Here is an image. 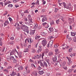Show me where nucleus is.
<instances>
[{"instance_id": "nucleus-56", "label": "nucleus", "mask_w": 76, "mask_h": 76, "mask_svg": "<svg viewBox=\"0 0 76 76\" xmlns=\"http://www.w3.org/2000/svg\"><path fill=\"white\" fill-rule=\"evenodd\" d=\"M19 22L20 24H21V25L24 26L23 25V23L22 21Z\"/></svg>"}, {"instance_id": "nucleus-37", "label": "nucleus", "mask_w": 76, "mask_h": 76, "mask_svg": "<svg viewBox=\"0 0 76 76\" xmlns=\"http://www.w3.org/2000/svg\"><path fill=\"white\" fill-rule=\"evenodd\" d=\"M15 7L16 8H17V7H19V5L18 4H16L15 5Z\"/></svg>"}, {"instance_id": "nucleus-55", "label": "nucleus", "mask_w": 76, "mask_h": 76, "mask_svg": "<svg viewBox=\"0 0 76 76\" xmlns=\"http://www.w3.org/2000/svg\"><path fill=\"white\" fill-rule=\"evenodd\" d=\"M28 39H26L25 41V43H26V42L27 41V42H28Z\"/></svg>"}, {"instance_id": "nucleus-23", "label": "nucleus", "mask_w": 76, "mask_h": 76, "mask_svg": "<svg viewBox=\"0 0 76 76\" xmlns=\"http://www.w3.org/2000/svg\"><path fill=\"white\" fill-rule=\"evenodd\" d=\"M7 69V70H11V69H12V67L11 66H8Z\"/></svg>"}, {"instance_id": "nucleus-51", "label": "nucleus", "mask_w": 76, "mask_h": 76, "mask_svg": "<svg viewBox=\"0 0 76 76\" xmlns=\"http://www.w3.org/2000/svg\"><path fill=\"white\" fill-rule=\"evenodd\" d=\"M13 60L14 61V63H16V60L15 58L14 59H13Z\"/></svg>"}, {"instance_id": "nucleus-50", "label": "nucleus", "mask_w": 76, "mask_h": 76, "mask_svg": "<svg viewBox=\"0 0 76 76\" xmlns=\"http://www.w3.org/2000/svg\"><path fill=\"white\" fill-rule=\"evenodd\" d=\"M72 49L70 48V49H69V51H68L69 53H70V52H72Z\"/></svg>"}, {"instance_id": "nucleus-31", "label": "nucleus", "mask_w": 76, "mask_h": 76, "mask_svg": "<svg viewBox=\"0 0 76 76\" xmlns=\"http://www.w3.org/2000/svg\"><path fill=\"white\" fill-rule=\"evenodd\" d=\"M56 22L57 24H58L59 23V22H60V19H59L58 20H56Z\"/></svg>"}, {"instance_id": "nucleus-39", "label": "nucleus", "mask_w": 76, "mask_h": 76, "mask_svg": "<svg viewBox=\"0 0 76 76\" xmlns=\"http://www.w3.org/2000/svg\"><path fill=\"white\" fill-rule=\"evenodd\" d=\"M4 72H7V73H8L9 72V71L7 70V69H5L4 70Z\"/></svg>"}, {"instance_id": "nucleus-26", "label": "nucleus", "mask_w": 76, "mask_h": 76, "mask_svg": "<svg viewBox=\"0 0 76 76\" xmlns=\"http://www.w3.org/2000/svg\"><path fill=\"white\" fill-rule=\"evenodd\" d=\"M62 4L64 6L65 8H66V4L65 2H63Z\"/></svg>"}, {"instance_id": "nucleus-18", "label": "nucleus", "mask_w": 76, "mask_h": 76, "mask_svg": "<svg viewBox=\"0 0 76 76\" xmlns=\"http://www.w3.org/2000/svg\"><path fill=\"white\" fill-rule=\"evenodd\" d=\"M35 3H31V8H32V7H35Z\"/></svg>"}, {"instance_id": "nucleus-54", "label": "nucleus", "mask_w": 76, "mask_h": 76, "mask_svg": "<svg viewBox=\"0 0 76 76\" xmlns=\"http://www.w3.org/2000/svg\"><path fill=\"white\" fill-rule=\"evenodd\" d=\"M63 69H65V70H67V66H64L63 67Z\"/></svg>"}, {"instance_id": "nucleus-34", "label": "nucleus", "mask_w": 76, "mask_h": 76, "mask_svg": "<svg viewBox=\"0 0 76 76\" xmlns=\"http://www.w3.org/2000/svg\"><path fill=\"white\" fill-rule=\"evenodd\" d=\"M49 55H50V56H53V52H50L49 53Z\"/></svg>"}, {"instance_id": "nucleus-49", "label": "nucleus", "mask_w": 76, "mask_h": 76, "mask_svg": "<svg viewBox=\"0 0 76 76\" xmlns=\"http://www.w3.org/2000/svg\"><path fill=\"white\" fill-rule=\"evenodd\" d=\"M26 72L28 73H30V70H29V69H28V70H26Z\"/></svg>"}, {"instance_id": "nucleus-29", "label": "nucleus", "mask_w": 76, "mask_h": 76, "mask_svg": "<svg viewBox=\"0 0 76 76\" xmlns=\"http://www.w3.org/2000/svg\"><path fill=\"white\" fill-rule=\"evenodd\" d=\"M71 35L73 37L74 36H75V35H76V34L74 33L71 32Z\"/></svg>"}, {"instance_id": "nucleus-42", "label": "nucleus", "mask_w": 76, "mask_h": 76, "mask_svg": "<svg viewBox=\"0 0 76 76\" xmlns=\"http://www.w3.org/2000/svg\"><path fill=\"white\" fill-rule=\"evenodd\" d=\"M4 50H5V47H4L2 49V52H4Z\"/></svg>"}, {"instance_id": "nucleus-9", "label": "nucleus", "mask_w": 76, "mask_h": 76, "mask_svg": "<svg viewBox=\"0 0 76 76\" xmlns=\"http://www.w3.org/2000/svg\"><path fill=\"white\" fill-rule=\"evenodd\" d=\"M36 57L37 59H39L41 57V54H40L39 56L38 55H37Z\"/></svg>"}, {"instance_id": "nucleus-46", "label": "nucleus", "mask_w": 76, "mask_h": 76, "mask_svg": "<svg viewBox=\"0 0 76 76\" xmlns=\"http://www.w3.org/2000/svg\"><path fill=\"white\" fill-rule=\"evenodd\" d=\"M13 7V5L12 4H9L8 5V7Z\"/></svg>"}, {"instance_id": "nucleus-21", "label": "nucleus", "mask_w": 76, "mask_h": 76, "mask_svg": "<svg viewBox=\"0 0 76 76\" xmlns=\"http://www.w3.org/2000/svg\"><path fill=\"white\" fill-rule=\"evenodd\" d=\"M48 38L49 39L51 40V39H53L54 38V37H53L52 36H48Z\"/></svg>"}, {"instance_id": "nucleus-2", "label": "nucleus", "mask_w": 76, "mask_h": 76, "mask_svg": "<svg viewBox=\"0 0 76 76\" xmlns=\"http://www.w3.org/2000/svg\"><path fill=\"white\" fill-rule=\"evenodd\" d=\"M48 64H47L46 62L44 61L42 63L41 67H43V68H44L45 66V67L47 68L48 67Z\"/></svg>"}, {"instance_id": "nucleus-19", "label": "nucleus", "mask_w": 76, "mask_h": 76, "mask_svg": "<svg viewBox=\"0 0 76 76\" xmlns=\"http://www.w3.org/2000/svg\"><path fill=\"white\" fill-rule=\"evenodd\" d=\"M14 57L13 56H11L10 57H9V58H7V60H11V59H12V60L14 59Z\"/></svg>"}, {"instance_id": "nucleus-33", "label": "nucleus", "mask_w": 76, "mask_h": 76, "mask_svg": "<svg viewBox=\"0 0 76 76\" xmlns=\"http://www.w3.org/2000/svg\"><path fill=\"white\" fill-rule=\"evenodd\" d=\"M73 41L76 42V37H74L73 38Z\"/></svg>"}, {"instance_id": "nucleus-57", "label": "nucleus", "mask_w": 76, "mask_h": 76, "mask_svg": "<svg viewBox=\"0 0 76 76\" xmlns=\"http://www.w3.org/2000/svg\"><path fill=\"white\" fill-rule=\"evenodd\" d=\"M30 62H31V63H34V61L32 60V59H30L29 60Z\"/></svg>"}, {"instance_id": "nucleus-27", "label": "nucleus", "mask_w": 76, "mask_h": 76, "mask_svg": "<svg viewBox=\"0 0 76 76\" xmlns=\"http://www.w3.org/2000/svg\"><path fill=\"white\" fill-rule=\"evenodd\" d=\"M28 19L29 20H30L31 19V15H29L28 16Z\"/></svg>"}, {"instance_id": "nucleus-44", "label": "nucleus", "mask_w": 76, "mask_h": 76, "mask_svg": "<svg viewBox=\"0 0 76 76\" xmlns=\"http://www.w3.org/2000/svg\"><path fill=\"white\" fill-rule=\"evenodd\" d=\"M35 4H37V5H39V1L38 0H37V1L36 3H35Z\"/></svg>"}, {"instance_id": "nucleus-60", "label": "nucleus", "mask_w": 76, "mask_h": 76, "mask_svg": "<svg viewBox=\"0 0 76 76\" xmlns=\"http://www.w3.org/2000/svg\"><path fill=\"white\" fill-rule=\"evenodd\" d=\"M16 25H17V27H19V23H17L16 24Z\"/></svg>"}, {"instance_id": "nucleus-17", "label": "nucleus", "mask_w": 76, "mask_h": 76, "mask_svg": "<svg viewBox=\"0 0 76 76\" xmlns=\"http://www.w3.org/2000/svg\"><path fill=\"white\" fill-rule=\"evenodd\" d=\"M14 44V41H13L10 42L8 43V44H10L11 45H13Z\"/></svg>"}, {"instance_id": "nucleus-24", "label": "nucleus", "mask_w": 76, "mask_h": 76, "mask_svg": "<svg viewBox=\"0 0 76 76\" xmlns=\"http://www.w3.org/2000/svg\"><path fill=\"white\" fill-rule=\"evenodd\" d=\"M29 51V49H28V48H26V49H24V53H26V52H28V51Z\"/></svg>"}, {"instance_id": "nucleus-13", "label": "nucleus", "mask_w": 76, "mask_h": 76, "mask_svg": "<svg viewBox=\"0 0 76 76\" xmlns=\"http://www.w3.org/2000/svg\"><path fill=\"white\" fill-rule=\"evenodd\" d=\"M14 54H15V51L12 50L10 52V55L11 56V55H14Z\"/></svg>"}, {"instance_id": "nucleus-4", "label": "nucleus", "mask_w": 76, "mask_h": 76, "mask_svg": "<svg viewBox=\"0 0 76 76\" xmlns=\"http://www.w3.org/2000/svg\"><path fill=\"white\" fill-rule=\"evenodd\" d=\"M47 41L45 40H43L42 42V45L44 46V47H45L46 45V44H47Z\"/></svg>"}, {"instance_id": "nucleus-7", "label": "nucleus", "mask_w": 76, "mask_h": 76, "mask_svg": "<svg viewBox=\"0 0 76 76\" xmlns=\"http://www.w3.org/2000/svg\"><path fill=\"white\" fill-rule=\"evenodd\" d=\"M9 24V21L8 20L5 21V22L4 23V26H7L8 24Z\"/></svg>"}, {"instance_id": "nucleus-48", "label": "nucleus", "mask_w": 76, "mask_h": 76, "mask_svg": "<svg viewBox=\"0 0 76 76\" xmlns=\"http://www.w3.org/2000/svg\"><path fill=\"white\" fill-rule=\"evenodd\" d=\"M19 1V0H13V2H14V3H16V2L18 1Z\"/></svg>"}, {"instance_id": "nucleus-25", "label": "nucleus", "mask_w": 76, "mask_h": 76, "mask_svg": "<svg viewBox=\"0 0 76 76\" xmlns=\"http://www.w3.org/2000/svg\"><path fill=\"white\" fill-rule=\"evenodd\" d=\"M23 68L22 66H20L18 68V69L19 70H23Z\"/></svg>"}, {"instance_id": "nucleus-53", "label": "nucleus", "mask_w": 76, "mask_h": 76, "mask_svg": "<svg viewBox=\"0 0 76 76\" xmlns=\"http://www.w3.org/2000/svg\"><path fill=\"white\" fill-rule=\"evenodd\" d=\"M7 65V63L6 62H5L4 63V66H6Z\"/></svg>"}, {"instance_id": "nucleus-43", "label": "nucleus", "mask_w": 76, "mask_h": 76, "mask_svg": "<svg viewBox=\"0 0 76 76\" xmlns=\"http://www.w3.org/2000/svg\"><path fill=\"white\" fill-rule=\"evenodd\" d=\"M24 13H29V12L28 10H26L24 12Z\"/></svg>"}, {"instance_id": "nucleus-40", "label": "nucleus", "mask_w": 76, "mask_h": 76, "mask_svg": "<svg viewBox=\"0 0 76 76\" xmlns=\"http://www.w3.org/2000/svg\"><path fill=\"white\" fill-rule=\"evenodd\" d=\"M46 61L47 62L48 65H49V66H50V64H49V61H50V60L49 59H47L46 60Z\"/></svg>"}, {"instance_id": "nucleus-12", "label": "nucleus", "mask_w": 76, "mask_h": 76, "mask_svg": "<svg viewBox=\"0 0 76 76\" xmlns=\"http://www.w3.org/2000/svg\"><path fill=\"white\" fill-rule=\"evenodd\" d=\"M37 61L38 64H40V66H42V62H41V60H39L38 61Z\"/></svg>"}, {"instance_id": "nucleus-15", "label": "nucleus", "mask_w": 76, "mask_h": 76, "mask_svg": "<svg viewBox=\"0 0 76 76\" xmlns=\"http://www.w3.org/2000/svg\"><path fill=\"white\" fill-rule=\"evenodd\" d=\"M38 73L41 75L44 73V71H39L38 72Z\"/></svg>"}, {"instance_id": "nucleus-35", "label": "nucleus", "mask_w": 76, "mask_h": 76, "mask_svg": "<svg viewBox=\"0 0 76 76\" xmlns=\"http://www.w3.org/2000/svg\"><path fill=\"white\" fill-rule=\"evenodd\" d=\"M58 45H57V44H56L54 45V47L55 48H57V47H58Z\"/></svg>"}, {"instance_id": "nucleus-14", "label": "nucleus", "mask_w": 76, "mask_h": 76, "mask_svg": "<svg viewBox=\"0 0 76 76\" xmlns=\"http://www.w3.org/2000/svg\"><path fill=\"white\" fill-rule=\"evenodd\" d=\"M23 74L24 76H26L27 75H28V74L26 71H24L23 72Z\"/></svg>"}, {"instance_id": "nucleus-8", "label": "nucleus", "mask_w": 76, "mask_h": 76, "mask_svg": "<svg viewBox=\"0 0 76 76\" xmlns=\"http://www.w3.org/2000/svg\"><path fill=\"white\" fill-rule=\"evenodd\" d=\"M69 63L68 64V65H70L72 63V61H71V58H69V59H68Z\"/></svg>"}, {"instance_id": "nucleus-32", "label": "nucleus", "mask_w": 76, "mask_h": 76, "mask_svg": "<svg viewBox=\"0 0 76 76\" xmlns=\"http://www.w3.org/2000/svg\"><path fill=\"white\" fill-rule=\"evenodd\" d=\"M42 69V68L41 67V66H39L37 67V69L38 70H41Z\"/></svg>"}, {"instance_id": "nucleus-62", "label": "nucleus", "mask_w": 76, "mask_h": 76, "mask_svg": "<svg viewBox=\"0 0 76 76\" xmlns=\"http://www.w3.org/2000/svg\"><path fill=\"white\" fill-rule=\"evenodd\" d=\"M69 55H70V56L71 57H72L73 56V54H72V53H70Z\"/></svg>"}, {"instance_id": "nucleus-16", "label": "nucleus", "mask_w": 76, "mask_h": 76, "mask_svg": "<svg viewBox=\"0 0 76 76\" xmlns=\"http://www.w3.org/2000/svg\"><path fill=\"white\" fill-rule=\"evenodd\" d=\"M53 40H51L49 43V44L50 45V47H52V45L53 44Z\"/></svg>"}, {"instance_id": "nucleus-6", "label": "nucleus", "mask_w": 76, "mask_h": 76, "mask_svg": "<svg viewBox=\"0 0 76 76\" xmlns=\"http://www.w3.org/2000/svg\"><path fill=\"white\" fill-rule=\"evenodd\" d=\"M52 60L53 62H56L57 61V56H55L54 57L52 58Z\"/></svg>"}, {"instance_id": "nucleus-59", "label": "nucleus", "mask_w": 76, "mask_h": 76, "mask_svg": "<svg viewBox=\"0 0 76 76\" xmlns=\"http://www.w3.org/2000/svg\"><path fill=\"white\" fill-rule=\"evenodd\" d=\"M7 11H5V13L4 14V16H5V15H6L7 14Z\"/></svg>"}, {"instance_id": "nucleus-45", "label": "nucleus", "mask_w": 76, "mask_h": 76, "mask_svg": "<svg viewBox=\"0 0 76 76\" xmlns=\"http://www.w3.org/2000/svg\"><path fill=\"white\" fill-rule=\"evenodd\" d=\"M14 37H12L10 38V39H11V40H12V41H13V40H14Z\"/></svg>"}, {"instance_id": "nucleus-58", "label": "nucleus", "mask_w": 76, "mask_h": 76, "mask_svg": "<svg viewBox=\"0 0 76 76\" xmlns=\"http://www.w3.org/2000/svg\"><path fill=\"white\" fill-rule=\"evenodd\" d=\"M2 45H3V43L1 42H0V46H2Z\"/></svg>"}, {"instance_id": "nucleus-63", "label": "nucleus", "mask_w": 76, "mask_h": 76, "mask_svg": "<svg viewBox=\"0 0 76 76\" xmlns=\"http://www.w3.org/2000/svg\"><path fill=\"white\" fill-rule=\"evenodd\" d=\"M32 58L33 59H35V58H37L36 57V56H35L34 57H32Z\"/></svg>"}, {"instance_id": "nucleus-61", "label": "nucleus", "mask_w": 76, "mask_h": 76, "mask_svg": "<svg viewBox=\"0 0 76 76\" xmlns=\"http://www.w3.org/2000/svg\"><path fill=\"white\" fill-rule=\"evenodd\" d=\"M9 19L10 22L12 21V18H9Z\"/></svg>"}, {"instance_id": "nucleus-22", "label": "nucleus", "mask_w": 76, "mask_h": 76, "mask_svg": "<svg viewBox=\"0 0 76 76\" xmlns=\"http://www.w3.org/2000/svg\"><path fill=\"white\" fill-rule=\"evenodd\" d=\"M41 37L40 36H36L35 37V39H38L39 38H40Z\"/></svg>"}, {"instance_id": "nucleus-11", "label": "nucleus", "mask_w": 76, "mask_h": 76, "mask_svg": "<svg viewBox=\"0 0 76 76\" xmlns=\"http://www.w3.org/2000/svg\"><path fill=\"white\" fill-rule=\"evenodd\" d=\"M47 20V18H46V17H44L42 18V22H45V20Z\"/></svg>"}, {"instance_id": "nucleus-28", "label": "nucleus", "mask_w": 76, "mask_h": 76, "mask_svg": "<svg viewBox=\"0 0 76 76\" xmlns=\"http://www.w3.org/2000/svg\"><path fill=\"white\" fill-rule=\"evenodd\" d=\"M42 49H39V48L38 50H37V53H40L42 51Z\"/></svg>"}, {"instance_id": "nucleus-3", "label": "nucleus", "mask_w": 76, "mask_h": 76, "mask_svg": "<svg viewBox=\"0 0 76 76\" xmlns=\"http://www.w3.org/2000/svg\"><path fill=\"white\" fill-rule=\"evenodd\" d=\"M42 25L43 26H45V27L46 28H48V27H49L48 23L46 22H45L44 23H42Z\"/></svg>"}, {"instance_id": "nucleus-38", "label": "nucleus", "mask_w": 76, "mask_h": 76, "mask_svg": "<svg viewBox=\"0 0 76 76\" xmlns=\"http://www.w3.org/2000/svg\"><path fill=\"white\" fill-rule=\"evenodd\" d=\"M50 24L51 25H54V21H53L51 22L50 23Z\"/></svg>"}, {"instance_id": "nucleus-47", "label": "nucleus", "mask_w": 76, "mask_h": 76, "mask_svg": "<svg viewBox=\"0 0 76 76\" xmlns=\"http://www.w3.org/2000/svg\"><path fill=\"white\" fill-rule=\"evenodd\" d=\"M34 76H37V72H34Z\"/></svg>"}, {"instance_id": "nucleus-36", "label": "nucleus", "mask_w": 76, "mask_h": 76, "mask_svg": "<svg viewBox=\"0 0 76 76\" xmlns=\"http://www.w3.org/2000/svg\"><path fill=\"white\" fill-rule=\"evenodd\" d=\"M37 26H38V24H37L36 23L35 24V26L34 27V28L35 29L36 28H37Z\"/></svg>"}, {"instance_id": "nucleus-64", "label": "nucleus", "mask_w": 76, "mask_h": 76, "mask_svg": "<svg viewBox=\"0 0 76 76\" xmlns=\"http://www.w3.org/2000/svg\"><path fill=\"white\" fill-rule=\"evenodd\" d=\"M65 65H66V63L65 62H64L63 63V66H65Z\"/></svg>"}, {"instance_id": "nucleus-41", "label": "nucleus", "mask_w": 76, "mask_h": 76, "mask_svg": "<svg viewBox=\"0 0 76 76\" xmlns=\"http://www.w3.org/2000/svg\"><path fill=\"white\" fill-rule=\"evenodd\" d=\"M40 34L41 35H45V33H44V32H42L40 33Z\"/></svg>"}, {"instance_id": "nucleus-10", "label": "nucleus", "mask_w": 76, "mask_h": 76, "mask_svg": "<svg viewBox=\"0 0 76 76\" xmlns=\"http://www.w3.org/2000/svg\"><path fill=\"white\" fill-rule=\"evenodd\" d=\"M10 76H15V75H16V72H14L13 71L12 73L10 74Z\"/></svg>"}, {"instance_id": "nucleus-5", "label": "nucleus", "mask_w": 76, "mask_h": 76, "mask_svg": "<svg viewBox=\"0 0 76 76\" xmlns=\"http://www.w3.org/2000/svg\"><path fill=\"white\" fill-rule=\"evenodd\" d=\"M35 30H32L30 32L29 34L31 35H33L34 34V33H35Z\"/></svg>"}, {"instance_id": "nucleus-1", "label": "nucleus", "mask_w": 76, "mask_h": 76, "mask_svg": "<svg viewBox=\"0 0 76 76\" xmlns=\"http://www.w3.org/2000/svg\"><path fill=\"white\" fill-rule=\"evenodd\" d=\"M21 29H22L23 31L26 32L27 34H29V29H28V27L27 26H23L21 28Z\"/></svg>"}, {"instance_id": "nucleus-52", "label": "nucleus", "mask_w": 76, "mask_h": 76, "mask_svg": "<svg viewBox=\"0 0 76 76\" xmlns=\"http://www.w3.org/2000/svg\"><path fill=\"white\" fill-rule=\"evenodd\" d=\"M39 29H42V27L41 26H39L38 27Z\"/></svg>"}, {"instance_id": "nucleus-20", "label": "nucleus", "mask_w": 76, "mask_h": 76, "mask_svg": "<svg viewBox=\"0 0 76 76\" xmlns=\"http://www.w3.org/2000/svg\"><path fill=\"white\" fill-rule=\"evenodd\" d=\"M49 29L50 32H53V31H54V29H53V28L52 27H50L49 28Z\"/></svg>"}, {"instance_id": "nucleus-30", "label": "nucleus", "mask_w": 76, "mask_h": 76, "mask_svg": "<svg viewBox=\"0 0 76 76\" xmlns=\"http://www.w3.org/2000/svg\"><path fill=\"white\" fill-rule=\"evenodd\" d=\"M31 39H29L28 40V42L29 43V44H31V42H32V41H31Z\"/></svg>"}]
</instances>
